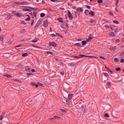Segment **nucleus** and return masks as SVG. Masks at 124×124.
<instances>
[{
	"instance_id": "f257e3e1",
	"label": "nucleus",
	"mask_w": 124,
	"mask_h": 124,
	"mask_svg": "<svg viewBox=\"0 0 124 124\" xmlns=\"http://www.w3.org/2000/svg\"><path fill=\"white\" fill-rule=\"evenodd\" d=\"M48 45H49V46H52V47H56L57 46V43H56L55 42H49L48 43Z\"/></svg>"
},
{
	"instance_id": "f03ea898",
	"label": "nucleus",
	"mask_w": 124,
	"mask_h": 124,
	"mask_svg": "<svg viewBox=\"0 0 124 124\" xmlns=\"http://www.w3.org/2000/svg\"><path fill=\"white\" fill-rule=\"evenodd\" d=\"M68 16L71 20H72L73 19V16H72V14H71L70 11H68Z\"/></svg>"
},
{
	"instance_id": "7ed1b4c3",
	"label": "nucleus",
	"mask_w": 124,
	"mask_h": 124,
	"mask_svg": "<svg viewBox=\"0 0 124 124\" xmlns=\"http://www.w3.org/2000/svg\"><path fill=\"white\" fill-rule=\"evenodd\" d=\"M43 26L44 28H47L48 27V20H46L44 21Z\"/></svg>"
},
{
	"instance_id": "20e7f679",
	"label": "nucleus",
	"mask_w": 124,
	"mask_h": 124,
	"mask_svg": "<svg viewBox=\"0 0 124 124\" xmlns=\"http://www.w3.org/2000/svg\"><path fill=\"white\" fill-rule=\"evenodd\" d=\"M72 96H73V93L68 94V100H71V99H72Z\"/></svg>"
},
{
	"instance_id": "39448f33",
	"label": "nucleus",
	"mask_w": 124,
	"mask_h": 124,
	"mask_svg": "<svg viewBox=\"0 0 124 124\" xmlns=\"http://www.w3.org/2000/svg\"><path fill=\"white\" fill-rule=\"evenodd\" d=\"M20 5H30V3L28 2H22Z\"/></svg>"
},
{
	"instance_id": "423d86ee",
	"label": "nucleus",
	"mask_w": 124,
	"mask_h": 124,
	"mask_svg": "<svg viewBox=\"0 0 124 124\" xmlns=\"http://www.w3.org/2000/svg\"><path fill=\"white\" fill-rule=\"evenodd\" d=\"M93 38V35L91 34L89 36V38L87 40V42H89V41H91V40H92Z\"/></svg>"
},
{
	"instance_id": "0eeeda50",
	"label": "nucleus",
	"mask_w": 124,
	"mask_h": 124,
	"mask_svg": "<svg viewBox=\"0 0 124 124\" xmlns=\"http://www.w3.org/2000/svg\"><path fill=\"white\" fill-rule=\"evenodd\" d=\"M16 15L17 16V17H23V15L21 13H16Z\"/></svg>"
},
{
	"instance_id": "6e6552de",
	"label": "nucleus",
	"mask_w": 124,
	"mask_h": 124,
	"mask_svg": "<svg viewBox=\"0 0 124 124\" xmlns=\"http://www.w3.org/2000/svg\"><path fill=\"white\" fill-rule=\"evenodd\" d=\"M25 7H26L27 8H30V9H31L32 10H35V11H37V8H34L33 7H30V6H26Z\"/></svg>"
},
{
	"instance_id": "1a4fd4ad",
	"label": "nucleus",
	"mask_w": 124,
	"mask_h": 124,
	"mask_svg": "<svg viewBox=\"0 0 124 124\" xmlns=\"http://www.w3.org/2000/svg\"><path fill=\"white\" fill-rule=\"evenodd\" d=\"M25 69H26V70H27V71H29V72H31V67H30V66H26L25 68Z\"/></svg>"
},
{
	"instance_id": "9d476101",
	"label": "nucleus",
	"mask_w": 124,
	"mask_h": 124,
	"mask_svg": "<svg viewBox=\"0 0 124 124\" xmlns=\"http://www.w3.org/2000/svg\"><path fill=\"white\" fill-rule=\"evenodd\" d=\"M31 86H33V87H36V88L38 87V85L36 84V83H35L31 82Z\"/></svg>"
},
{
	"instance_id": "9b49d317",
	"label": "nucleus",
	"mask_w": 124,
	"mask_h": 124,
	"mask_svg": "<svg viewBox=\"0 0 124 124\" xmlns=\"http://www.w3.org/2000/svg\"><path fill=\"white\" fill-rule=\"evenodd\" d=\"M40 22H41V20H39L38 23L35 25V28H37V27L39 26V25H40Z\"/></svg>"
},
{
	"instance_id": "f8f14e48",
	"label": "nucleus",
	"mask_w": 124,
	"mask_h": 124,
	"mask_svg": "<svg viewBox=\"0 0 124 124\" xmlns=\"http://www.w3.org/2000/svg\"><path fill=\"white\" fill-rule=\"evenodd\" d=\"M23 11H28V12H31V10L29 9H22Z\"/></svg>"
},
{
	"instance_id": "ddd939ff",
	"label": "nucleus",
	"mask_w": 124,
	"mask_h": 124,
	"mask_svg": "<svg viewBox=\"0 0 124 124\" xmlns=\"http://www.w3.org/2000/svg\"><path fill=\"white\" fill-rule=\"evenodd\" d=\"M76 46H79V47H82V45H81V43H78L75 44Z\"/></svg>"
},
{
	"instance_id": "4468645a",
	"label": "nucleus",
	"mask_w": 124,
	"mask_h": 124,
	"mask_svg": "<svg viewBox=\"0 0 124 124\" xmlns=\"http://www.w3.org/2000/svg\"><path fill=\"white\" fill-rule=\"evenodd\" d=\"M81 57H85V58H93V56H86V55H80Z\"/></svg>"
},
{
	"instance_id": "2eb2a0df",
	"label": "nucleus",
	"mask_w": 124,
	"mask_h": 124,
	"mask_svg": "<svg viewBox=\"0 0 124 124\" xmlns=\"http://www.w3.org/2000/svg\"><path fill=\"white\" fill-rule=\"evenodd\" d=\"M70 100L67 99L66 101V104L67 105H70Z\"/></svg>"
},
{
	"instance_id": "dca6fc26",
	"label": "nucleus",
	"mask_w": 124,
	"mask_h": 124,
	"mask_svg": "<svg viewBox=\"0 0 124 124\" xmlns=\"http://www.w3.org/2000/svg\"><path fill=\"white\" fill-rule=\"evenodd\" d=\"M4 113H2L1 115H0V121H2V119H3V117H4Z\"/></svg>"
},
{
	"instance_id": "f3484780",
	"label": "nucleus",
	"mask_w": 124,
	"mask_h": 124,
	"mask_svg": "<svg viewBox=\"0 0 124 124\" xmlns=\"http://www.w3.org/2000/svg\"><path fill=\"white\" fill-rule=\"evenodd\" d=\"M81 43H82V45L83 46H84V45H86L87 44V42L86 41H85V40L84 41H82L81 42Z\"/></svg>"
},
{
	"instance_id": "a211bd4d",
	"label": "nucleus",
	"mask_w": 124,
	"mask_h": 124,
	"mask_svg": "<svg viewBox=\"0 0 124 124\" xmlns=\"http://www.w3.org/2000/svg\"><path fill=\"white\" fill-rule=\"evenodd\" d=\"M77 11L78 12H83V9L82 8H80V9H77Z\"/></svg>"
},
{
	"instance_id": "6ab92c4d",
	"label": "nucleus",
	"mask_w": 124,
	"mask_h": 124,
	"mask_svg": "<svg viewBox=\"0 0 124 124\" xmlns=\"http://www.w3.org/2000/svg\"><path fill=\"white\" fill-rule=\"evenodd\" d=\"M90 23H93V24H95V23H96L95 20H93V19H91L90 20Z\"/></svg>"
},
{
	"instance_id": "aec40b11",
	"label": "nucleus",
	"mask_w": 124,
	"mask_h": 124,
	"mask_svg": "<svg viewBox=\"0 0 124 124\" xmlns=\"http://www.w3.org/2000/svg\"><path fill=\"white\" fill-rule=\"evenodd\" d=\"M84 13H85V15H86V16H89V14H88L89 13V10H85V12H84Z\"/></svg>"
},
{
	"instance_id": "412c9836",
	"label": "nucleus",
	"mask_w": 124,
	"mask_h": 124,
	"mask_svg": "<svg viewBox=\"0 0 124 124\" xmlns=\"http://www.w3.org/2000/svg\"><path fill=\"white\" fill-rule=\"evenodd\" d=\"M89 13L92 16H93L94 15V12H93V11H91Z\"/></svg>"
},
{
	"instance_id": "4be33fe9",
	"label": "nucleus",
	"mask_w": 124,
	"mask_h": 124,
	"mask_svg": "<svg viewBox=\"0 0 124 124\" xmlns=\"http://www.w3.org/2000/svg\"><path fill=\"white\" fill-rule=\"evenodd\" d=\"M38 41V39L36 38L32 41V42H33L34 43H35L36 42H37Z\"/></svg>"
},
{
	"instance_id": "5701e85b",
	"label": "nucleus",
	"mask_w": 124,
	"mask_h": 124,
	"mask_svg": "<svg viewBox=\"0 0 124 124\" xmlns=\"http://www.w3.org/2000/svg\"><path fill=\"white\" fill-rule=\"evenodd\" d=\"M4 76H5V77H7L8 78H10V77H11V76L8 74L4 75Z\"/></svg>"
},
{
	"instance_id": "b1692460",
	"label": "nucleus",
	"mask_w": 124,
	"mask_h": 124,
	"mask_svg": "<svg viewBox=\"0 0 124 124\" xmlns=\"http://www.w3.org/2000/svg\"><path fill=\"white\" fill-rule=\"evenodd\" d=\"M28 18L26 19V21H30L31 20V17L30 16V15H27Z\"/></svg>"
},
{
	"instance_id": "393cba45",
	"label": "nucleus",
	"mask_w": 124,
	"mask_h": 124,
	"mask_svg": "<svg viewBox=\"0 0 124 124\" xmlns=\"http://www.w3.org/2000/svg\"><path fill=\"white\" fill-rule=\"evenodd\" d=\"M28 53H24L22 55V57H28Z\"/></svg>"
},
{
	"instance_id": "a878e982",
	"label": "nucleus",
	"mask_w": 124,
	"mask_h": 124,
	"mask_svg": "<svg viewBox=\"0 0 124 124\" xmlns=\"http://www.w3.org/2000/svg\"><path fill=\"white\" fill-rule=\"evenodd\" d=\"M59 22H60V23H62L63 22V20H62V18H60L58 19Z\"/></svg>"
},
{
	"instance_id": "bb28decb",
	"label": "nucleus",
	"mask_w": 124,
	"mask_h": 124,
	"mask_svg": "<svg viewBox=\"0 0 124 124\" xmlns=\"http://www.w3.org/2000/svg\"><path fill=\"white\" fill-rule=\"evenodd\" d=\"M105 118H109V114L108 113H106L104 114Z\"/></svg>"
},
{
	"instance_id": "cd10ccee",
	"label": "nucleus",
	"mask_w": 124,
	"mask_h": 124,
	"mask_svg": "<svg viewBox=\"0 0 124 124\" xmlns=\"http://www.w3.org/2000/svg\"><path fill=\"white\" fill-rule=\"evenodd\" d=\"M110 35L111 36H115V32H111L110 33Z\"/></svg>"
},
{
	"instance_id": "c85d7f7f",
	"label": "nucleus",
	"mask_w": 124,
	"mask_h": 124,
	"mask_svg": "<svg viewBox=\"0 0 124 124\" xmlns=\"http://www.w3.org/2000/svg\"><path fill=\"white\" fill-rule=\"evenodd\" d=\"M45 16V14L44 13H41L40 15V16L42 17V18H43V17H44Z\"/></svg>"
},
{
	"instance_id": "c756f323",
	"label": "nucleus",
	"mask_w": 124,
	"mask_h": 124,
	"mask_svg": "<svg viewBox=\"0 0 124 124\" xmlns=\"http://www.w3.org/2000/svg\"><path fill=\"white\" fill-rule=\"evenodd\" d=\"M46 53L47 55H49V54H50V55H53V53L52 52H50V51H47Z\"/></svg>"
},
{
	"instance_id": "7c9ffc66",
	"label": "nucleus",
	"mask_w": 124,
	"mask_h": 124,
	"mask_svg": "<svg viewBox=\"0 0 124 124\" xmlns=\"http://www.w3.org/2000/svg\"><path fill=\"white\" fill-rule=\"evenodd\" d=\"M74 65V63H70L68 64L69 66H73Z\"/></svg>"
},
{
	"instance_id": "2f4dec72",
	"label": "nucleus",
	"mask_w": 124,
	"mask_h": 124,
	"mask_svg": "<svg viewBox=\"0 0 124 124\" xmlns=\"http://www.w3.org/2000/svg\"><path fill=\"white\" fill-rule=\"evenodd\" d=\"M0 40L2 41L3 40V35L0 36Z\"/></svg>"
},
{
	"instance_id": "473e14b6",
	"label": "nucleus",
	"mask_w": 124,
	"mask_h": 124,
	"mask_svg": "<svg viewBox=\"0 0 124 124\" xmlns=\"http://www.w3.org/2000/svg\"><path fill=\"white\" fill-rule=\"evenodd\" d=\"M113 23H114V24H119V21H118V20H114Z\"/></svg>"
},
{
	"instance_id": "72a5a7b5",
	"label": "nucleus",
	"mask_w": 124,
	"mask_h": 124,
	"mask_svg": "<svg viewBox=\"0 0 124 124\" xmlns=\"http://www.w3.org/2000/svg\"><path fill=\"white\" fill-rule=\"evenodd\" d=\"M82 55H80L79 56H75V58H78V59H81V58L83 57L82 56Z\"/></svg>"
},
{
	"instance_id": "f704fd0d",
	"label": "nucleus",
	"mask_w": 124,
	"mask_h": 124,
	"mask_svg": "<svg viewBox=\"0 0 124 124\" xmlns=\"http://www.w3.org/2000/svg\"><path fill=\"white\" fill-rule=\"evenodd\" d=\"M97 1L98 3H102L103 2V0H98Z\"/></svg>"
},
{
	"instance_id": "c9c22d12",
	"label": "nucleus",
	"mask_w": 124,
	"mask_h": 124,
	"mask_svg": "<svg viewBox=\"0 0 124 124\" xmlns=\"http://www.w3.org/2000/svg\"><path fill=\"white\" fill-rule=\"evenodd\" d=\"M121 68H120V67L117 68L116 69V71H121Z\"/></svg>"
},
{
	"instance_id": "e433bc0d",
	"label": "nucleus",
	"mask_w": 124,
	"mask_h": 124,
	"mask_svg": "<svg viewBox=\"0 0 124 124\" xmlns=\"http://www.w3.org/2000/svg\"><path fill=\"white\" fill-rule=\"evenodd\" d=\"M15 4H19L20 5H21V2L19 1H16L15 2Z\"/></svg>"
},
{
	"instance_id": "4c0bfd02",
	"label": "nucleus",
	"mask_w": 124,
	"mask_h": 124,
	"mask_svg": "<svg viewBox=\"0 0 124 124\" xmlns=\"http://www.w3.org/2000/svg\"><path fill=\"white\" fill-rule=\"evenodd\" d=\"M108 71L110 72V73H111V74H113V71H112V70L110 69H108Z\"/></svg>"
},
{
	"instance_id": "58836bf2",
	"label": "nucleus",
	"mask_w": 124,
	"mask_h": 124,
	"mask_svg": "<svg viewBox=\"0 0 124 124\" xmlns=\"http://www.w3.org/2000/svg\"><path fill=\"white\" fill-rule=\"evenodd\" d=\"M114 62H119V60L117 58H114Z\"/></svg>"
},
{
	"instance_id": "ea45409f",
	"label": "nucleus",
	"mask_w": 124,
	"mask_h": 124,
	"mask_svg": "<svg viewBox=\"0 0 124 124\" xmlns=\"http://www.w3.org/2000/svg\"><path fill=\"white\" fill-rule=\"evenodd\" d=\"M53 118H54V119H61L60 117H58L57 116H54Z\"/></svg>"
},
{
	"instance_id": "a19ab883",
	"label": "nucleus",
	"mask_w": 124,
	"mask_h": 124,
	"mask_svg": "<svg viewBox=\"0 0 124 124\" xmlns=\"http://www.w3.org/2000/svg\"><path fill=\"white\" fill-rule=\"evenodd\" d=\"M104 75L105 76H106V77H108V76H109V75H108V73H104Z\"/></svg>"
},
{
	"instance_id": "79ce46f5",
	"label": "nucleus",
	"mask_w": 124,
	"mask_h": 124,
	"mask_svg": "<svg viewBox=\"0 0 124 124\" xmlns=\"http://www.w3.org/2000/svg\"><path fill=\"white\" fill-rule=\"evenodd\" d=\"M107 84L108 86H111V83L109 81H108L107 82Z\"/></svg>"
},
{
	"instance_id": "37998d69",
	"label": "nucleus",
	"mask_w": 124,
	"mask_h": 124,
	"mask_svg": "<svg viewBox=\"0 0 124 124\" xmlns=\"http://www.w3.org/2000/svg\"><path fill=\"white\" fill-rule=\"evenodd\" d=\"M120 42V39H117L116 40V43H119Z\"/></svg>"
},
{
	"instance_id": "c03bdc74",
	"label": "nucleus",
	"mask_w": 124,
	"mask_h": 124,
	"mask_svg": "<svg viewBox=\"0 0 124 124\" xmlns=\"http://www.w3.org/2000/svg\"><path fill=\"white\" fill-rule=\"evenodd\" d=\"M109 15H111V16H114V15L113 14V12H110L109 13Z\"/></svg>"
},
{
	"instance_id": "a18cd8bd",
	"label": "nucleus",
	"mask_w": 124,
	"mask_h": 124,
	"mask_svg": "<svg viewBox=\"0 0 124 124\" xmlns=\"http://www.w3.org/2000/svg\"><path fill=\"white\" fill-rule=\"evenodd\" d=\"M121 62H122V63L124 62V58H122L121 59Z\"/></svg>"
},
{
	"instance_id": "49530a36",
	"label": "nucleus",
	"mask_w": 124,
	"mask_h": 124,
	"mask_svg": "<svg viewBox=\"0 0 124 124\" xmlns=\"http://www.w3.org/2000/svg\"><path fill=\"white\" fill-rule=\"evenodd\" d=\"M33 16H34V17H36V13L33 12Z\"/></svg>"
},
{
	"instance_id": "de8ad7c7",
	"label": "nucleus",
	"mask_w": 124,
	"mask_h": 124,
	"mask_svg": "<svg viewBox=\"0 0 124 124\" xmlns=\"http://www.w3.org/2000/svg\"><path fill=\"white\" fill-rule=\"evenodd\" d=\"M7 17H8L6 18V19L9 20V19H10V16L8 15V16H7Z\"/></svg>"
},
{
	"instance_id": "09e8293b",
	"label": "nucleus",
	"mask_w": 124,
	"mask_h": 124,
	"mask_svg": "<svg viewBox=\"0 0 124 124\" xmlns=\"http://www.w3.org/2000/svg\"><path fill=\"white\" fill-rule=\"evenodd\" d=\"M86 7L88 9H91V6L87 5Z\"/></svg>"
},
{
	"instance_id": "8fccbe9b",
	"label": "nucleus",
	"mask_w": 124,
	"mask_h": 124,
	"mask_svg": "<svg viewBox=\"0 0 124 124\" xmlns=\"http://www.w3.org/2000/svg\"><path fill=\"white\" fill-rule=\"evenodd\" d=\"M66 29H68L69 28V26H68V24L67 23H66L65 24Z\"/></svg>"
},
{
	"instance_id": "3c124183",
	"label": "nucleus",
	"mask_w": 124,
	"mask_h": 124,
	"mask_svg": "<svg viewBox=\"0 0 124 124\" xmlns=\"http://www.w3.org/2000/svg\"><path fill=\"white\" fill-rule=\"evenodd\" d=\"M50 121H54L55 120V118H51L49 119Z\"/></svg>"
},
{
	"instance_id": "603ef678",
	"label": "nucleus",
	"mask_w": 124,
	"mask_h": 124,
	"mask_svg": "<svg viewBox=\"0 0 124 124\" xmlns=\"http://www.w3.org/2000/svg\"><path fill=\"white\" fill-rule=\"evenodd\" d=\"M100 58L102 59V60H105V58H104V57H103V56H100Z\"/></svg>"
},
{
	"instance_id": "864d4df0",
	"label": "nucleus",
	"mask_w": 124,
	"mask_h": 124,
	"mask_svg": "<svg viewBox=\"0 0 124 124\" xmlns=\"http://www.w3.org/2000/svg\"><path fill=\"white\" fill-rule=\"evenodd\" d=\"M55 35H56V36H57V35H58V36H60V35H61V34H60L59 33H56Z\"/></svg>"
},
{
	"instance_id": "5fc2aeb1",
	"label": "nucleus",
	"mask_w": 124,
	"mask_h": 124,
	"mask_svg": "<svg viewBox=\"0 0 124 124\" xmlns=\"http://www.w3.org/2000/svg\"><path fill=\"white\" fill-rule=\"evenodd\" d=\"M116 5H118V3H119V0H116Z\"/></svg>"
},
{
	"instance_id": "6e6d98bb",
	"label": "nucleus",
	"mask_w": 124,
	"mask_h": 124,
	"mask_svg": "<svg viewBox=\"0 0 124 124\" xmlns=\"http://www.w3.org/2000/svg\"><path fill=\"white\" fill-rule=\"evenodd\" d=\"M61 111H62V112H64V113H65V112H66V111L64 109H61Z\"/></svg>"
},
{
	"instance_id": "4d7b16f0",
	"label": "nucleus",
	"mask_w": 124,
	"mask_h": 124,
	"mask_svg": "<svg viewBox=\"0 0 124 124\" xmlns=\"http://www.w3.org/2000/svg\"><path fill=\"white\" fill-rule=\"evenodd\" d=\"M51 36H53V37H55L56 36V34H52Z\"/></svg>"
},
{
	"instance_id": "13d9d810",
	"label": "nucleus",
	"mask_w": 124,
	"mask_h": 124,
	"mask_svg": "<svg viewBox=\"0 0 124 124\" xmlns=\"http://www.w3.org/2000/svg\"><path fill=\"white\" fill-rule=\"evenodd\" d=\"M30 75H32V74L31 73H27V76H30Z\"/></svg>"
},
{
	"instance_id": "bf43d9fd",
	"label": "nucleus",
	"mask_w": 124,
	"mask_h": 124,
	"mask_svg": "<svg viewBox=\"0 0 124 124\" xmlns=\"http://www.w3.org/2000/svg\"><path fill=\"white\" fill-rule=\"evenodd\" d=\"M61 74H62V75H64V72H61Z\"/></svg>"
},
{
	"instance_id": "052dcab7",
	"label": "nucleus",
	"mask_w": 124,
	"mask_h": 124,
	"mask_svg": "<svg viewBox=\"0 0 124 124\" xmlns=\"http://www.w3.org/2000/svg\"><path fill=\"white\" fill-rule=\"evenodd\" d=\"M22 23L24 24V25H27V22H25V21H22Z\"/></svg>"
},
{
	"instance_id": "680f3d73",
	"label": "nucleus",
	"mask_w": 124,
	"mask_h": 124,
	"mask_svg": "<svg viewBox=\"0 0 124 124\" xmlns=\"http://www.w3.org/2000/svg\"><path fill=\"white\" fill-rule=\"evenodd\" d=\"M32 72H35V70L34 69H31Z\"/></svg>"
},
{
	"instance_id": "e2e57ef3",
	"label": "nucleus",
	"mask_w": 124,
	"mask_h": 124,
	"mask_svg": "<svg viewBox=\"0 0 124 124\" xmlns=\"http://www.w3.org/2000/svg\"><path fill=\"white\" fill-rule=\"evenodd\" d=\"M40 86H41V87H43V84L42 83H39Z\"/></svg>"
},
{
	"instance_id": "0e129e2a",
	"label": "nucleus",
	"mask_w": 124,
	"mask_h": 124,
	"mask_svg": "<svg viewBox=\"0 0 124 124\" xmlns=\"http://www.w3.org/2000/svg\"><path fill=\"white\" fill-rule=\"evenodd\" d=\"M20 46H21V45H17L16 47H20Z\"/></svg>"
},
{
	"instance_id": "69168bd1",
	"label": "nucleus",
	"mask_w": 124,
	"mask_h": 124,
	"mask_svg": "<svg viewBox=\"0 0 124 124\" xmlns=\"http://www.w3.org/2000/svg\"><path fill=\"white\" fill-rule=\"evenodd\" d=\"M42 3L43 4H44V3H45V1L44 0H42Z\"/></svg>"
},
{
	"instance_id": "338daca9",
	"label": "nucleus",
	"mask_w": 124,
	"mask_h": 124,
	"mask_svg": "<svg viewBox=\"0 0 124 124\" xmlns=\"http://www.w3.org/2000/svg\"><path fill=\"white\" fill-rule=\"evenodd\" d=\"M78 41H82V39H78Z\"/></svg>"
},
{
	"instance_id": "774afa93",
	"label": "nucleus",
	"mask_w": 124,
	"mask_h": 124,
	"mask_svg": "<svg viewBox=\"0 0 124 124\" xmlns=\"http://www.w3.org/2000/svg\"><path fill=\"white\" fill-rule=\"evenodd\" d=\"M73 8L74 9H76V7H75V6H73Z\"/></svg>"
}]
</instances>
